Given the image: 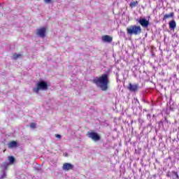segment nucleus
Listing matches in <instances>:
<instances>
[{
  "instance_id": "5",
  "label": "nucleus",
  "mask_w": 179,
  "mask_h": 179,
  "mask_svg": "<svg viewBox=\"0 0 179 179\" xmlns=\"http://www.w3.org/2000/svg\"><path fill=\"white\" fill-rule=\"evenodd\" d=\"M87 136H88V138H90V139H92L94 142L100 141V136H99V134H97V133L96 132H88Z\"/></svg>"
},
{
  "instance_id": "20",
  "label": "nucleus",
  "mask_w": 179,
  "mask_h": 179,
  "mask_svg": "<svg viewBox=\"0 0 179 179\" xmlns=\"http://www.w3.org/2000/svg\"><path fill=\"white\" fill-rule=\"evenodd\" d=\"M55 136H56V138H57L58 139H61V138H62L61 135H59V134H56Z\"/></svg>"
},
{
  "instance_id": "18",
  "label": "nucleus",
  "mask_w": 179,
  "mask_h": 179,
  "mask_svg": "<svg viewBox=\"0 0 179 179\" xmlns=\"http://www.w3.org/2000/svg\"><path fill=\"white\" fill-rule=\"evenodd\" d=\"M172 173L176 176V177L177 179H179L178 173H177V172H176V171H172Z\"/></svg>"
},
{
  "instance_id": "2",
  "label": "nucleus",
  "mask_w": 179,
  "mask_h": 179,
  "mask_svg": "<svg viewBox=\"0 0 179 179\" xmlns=\"http://www.w3.org/2000/svg\"><path fill=\"white\" fill-rule=\"evenodd\" d=\"M127 33L129 36H138V34L142 33V28L141 26L131 25L127 28Z\"/></svg>"
},
{
  "instance_id": "6",
  "label": "nucleus",
  "mask_w": 179,
  "mask_h": 179,
  "mask_svg": "<svg viewBox=\"0 0 179 179\" xmlns=\"http://www.w3.org/2000/svg\"><path fill=\"white\" fill-rule=\"evenodd\" d=\"M45 27H42L41 29H37L36 34L39 37H41V38H44L45 37V31H46Z\"/></svg>"
},
{
  "instance_id": "11",
  "label": "nucleus",
  "mask_w": 179,
  "mask_h": 179,
  "mask_svg": "<svg viewBox=\"0 0 179 179\" xmlns=\"http://www.w3.org/2000/svg\"><path fill=\"white\" fill-rule=\"evenodd\" d=\"M9 166V163L8 162H3L1 164V171H6V170H8V167Z\"/></svg>"
},
{
  "instance_id": "15",
  "label": "nucleus",
  "mask_w": 179,
  "mask_h": 179,
  "mask_svg": "<svg viewBox=\"0 0 179 179\" xmlns=\"http://www.w3.org/2000/svg\"><path fill=\"white\" fill-rule=\"evenodd\" d=\"M8 160L10 163H11V164H13V163H15V157H13V156L8 157Z\"/></svg>"
},
{
  "instance_id": "22",
  "label": "nucleus",
  "mask_w": 179,
  "mask_h": 179,
  "mask_svg": "<svg viewBox=\"0 0 179 179\" xmlns=\"http://www.w3.org/2000/svg\"><path fill=\"white\" fill-rule=\"evenodd\" d=\"M150 117H151L150 114H148V115H147V118H148V120L150 119Z\"/></svg>"
},
{
  "instance_id": "8",
  "label": "nucleus",
  "mask_w": 179,
  "mask_h": 179,
  "mask_svg": "<svg viewBox=\"0 0 179 179\" xmlns=\"http://www.w3.org/2000/svg\"><path fill=\"white\" fill-rule=\"evenodd\" d=\"M129 90L130 92H136L139 89V85L138 84H129L128 87Z\"/></svg>"
},
{
  "instance_id": "16",
  "label": "nucleus",
  "mask_w": 179,
  "mask_h": 179,
  "mask_svg": "<svg viewBox=\"0 0 179 179\" xmlns=\"http://www.w3.org/2000/svg\"><path fill=\"white\" fill-rule=\"evenodd\" d=\"M2 174L1 176V178L3 179V178H6V171H1Z\"/></svg>"
},
{
  "instance_id": "3",
  "label": "nucleus",
  "mask_w": 179,
  "mask_h": 179,
  "mask_svg": "<svg viewBox=\"0 0 179 179\" xmlns=\"http://www.w3.org/2000/svg\"><path fill=\"white\" fill-rule=\"evenodd\" d=\"M48 85L45 81H40L36 84V87L33 89L34 93L38 94L40 90H47Z\"/></svg>"
},
{
  "instance_id": "21",
  "label": "nucleus",
  "mask_w": 179,
  "mask_h": 179,
  "mask_svg": "<svg viewBox=\"0 0 179 179\" xmlns=\"http://www.w3.org/2000/svg\"><path fill=\"white\" fill-rule=\"evenodd\" d=\"M130 6L134 8V6H135V2L131 3Z\"/></svg>"
},
{
  "instance_id": "12",
  "label": "nucleus",
  "mask_w": 179,
  "mask_h": 179,
  "mask_svg": "<svg viewBox=\"0 0 179 179\" xmlns=\"http://www.w3.org/2000/svg\"><path fill=\"white\" fill-rule=\"evenodd\" d=\"M16 146H17V143H16V141H11L8 143V148H16Z\"/></svg>"
},
{
  "instance_id": "10",
  "label": "nucleus",
  "mask_w": 179,
  "mask_h": 179,
  "mask_svg": "<svg viewBox=\"0 0 179 179\" xmlns=\"http://www.w3.org/2000/svg\"><path fill=\"white\" fill-rule=\"evenodd\" d=\"M169 24L171 30H174L176 27H177V23H176V20L170 21Z\"/></svg>"
},
{
  "instance_id": "23",
  "label": "nucleus",
  "mask_w": 179,
  "mask_h": 179,
  "mask_svg": "<svg viewBox=\"0 0 179 179\" xmlns=\"http://www.w3.org/2000/svg\"><path fill=\"white\" fill-rule=\"evenodd\" d=\"M166 176H168V177H171V175L170 174V172H168V173H167Z\"/></svg>"
},
{
  "instance_id": "7",
  "label": "nucleus",
  "mask_w": 179,
  "mask_h": 179,
  "mask_svg": "<svg viewBox=\"0 0 179 179\" xmlns=\"http://www.w3.org/2000/svg\"><path fill=\"white\" fill-rule=\"evenodd\" d=\"M73 169V165L70 163H64L62 166V169L64 171H69V170H72Z\"/></svg>"
},
{
  "instance_id": "17",
  "label": "nucleus",
  "mask_w": 179,
  "mask_h": 179,
  "mask_svg": "<svg viewBox=\"0 0 179 179\" xmlns=\"http://www.w3.org/2000/svg\"><path fill=\"white\" fill-rule=\"evenodd\" d=\"M30 128H31L32 129H34V128H36V123H31Z\"/></svg>"
},
{
  "instance_id": "14",
  "label": "nucleus",
  "mask_w": 179,
  "mask_h": 179,
  "mask_svg": "<svg viewBox=\"0 0 179 179\" xmlns=\"http://www.w3.org/2000/svg\"><path fill=\"white\" fill-rule=\"evenodd\" d=\"M17 58H20V54L14 53L13 55L12 59H17Z\"/></svg>"
},
{
  "instance_id": "13",
  "label": "nucleus",
  "mask_w": 179,
  "mask_h": 179,
  "mask_svg": "<svg viewBox=\"0 0 179 179\" xmlns=\"http://www.w3.org/2000/svg\"><path fill=\"white\" fill-rule=\"evenodd\" d=\"M174 17V13H171L169 14H166L164 16V20L169 19L170 17Z\"/></svg>"
},
{
  "instance_id": "4",
  "label": "nucleus",
  "mask_w": 179,
  "mask_h": 179,
  "mask_svg": "<svg viewBox=\"0 0 179 179\" xmlns=\"http://www.w3.org/2000/svg\"><path fill=\"white\" fill-rule=\"evenodd\" d=\"M136 22L139 23V24H141V26L144 29H148L149 27V25L150 24V23L149 22V20L142 17H141L140 18L136 19Z\"/></svg>"
},
{
  "instance_id": "9",
  "label": "nucleus",
  "mask_w": 179,
  "mask_h": 179,
  "mask_svg": "<svg viewBox=\"0 0 179 179\" xmlns=\"http://www.w3.org/2000/svg\"><path fill=\"white\" fill-rule=\"evenodd\" d=\"M102 41H103L105 43H111V41H113V37L108 35H105L102 36Z\"/></svg>"
},
{
  "instance_id": "1",
  "label": "nucleus",
  "mask_w": 179,
  "mask_h": 179,
  "mask_svg": "<svg viewBox=\"0 0 179 179\" xmlns=\"http://www.w3.org/2000/svg\"><path fill=\"white\" fill-rule=\"evenodd\" d=\"M94 83L99 87L102 92L108 90V83H110V78L108 74L104 73L101 76L96 77L93 80Z\"/></svg>"
},
{
  "instance_id": "19",
  "label": "nucleus",
  "mask_w": 179,
  "mask_h": 179,
  "mask_svg": "<svg viewBox=\"0 0 179 179\" xmlns=\"http://www.w3.org/2000/svg\"><path fill=\"white\" fill-rule=\"evenodd\" d=\"M45 3H51V0H44Z\"/></svg>"
}]
</instances>
